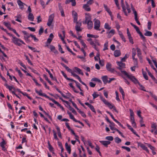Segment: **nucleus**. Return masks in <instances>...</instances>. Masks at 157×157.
I'll use <instances>...</instances> for the list:
<instances>
[{
    "instance_id": "nucleus-1",
    "label": "nucleus",
    "mask_w": 157,
    "mask_h": 157,
    "mask_svg": "<svg viewBox=\"0 0 157 157\" xmlns=\"http://www.w3.org/2000/svg\"><path fill=\"white\" fill-rule=\"evenodd\" d=\"M88 16L85 17V21L83 22V24H87L88 28L89 29H91L93 27V22L91 20V16L90 14H88Z\"/></svg>"
},
{
    "instance_id": "nucleus-2",
    "label": "nucleus",
    "mask_w": 157,
    "mask_h": 157,
    "mask_svg": "<svg viewBox=\"0 0 157 157\" xmlns=\"http://www.w3.org/2000/svg\"><path fill=\"white\" fill-rule=\"evenodd\" d=\"M124 73V74L127 76V77L130 79L132 82L135 84L138 83V82L137 79L133 76L132 75H129L126 71H123L122 72Z\"/></svg>"
},
{
    "instance_id": "nucleus-3",
    "label": "nucleus",
    "mask_w": 157,
    "mask_h": 157,
    "mask_svg": "<svg viewBox=\"0 0 157 157\" xmlns=\"http://www.w3.org/2000/svg\"><path fill=\"white\" fill-rule=\"evenodd\" d=\"M117 63L119 67H117V68L119 70L121 71V73L124 74V73L122 72L124 71H122L123 68L125 67V64L124 63H122L121 62H117Z\"/></svg>"
},
{
    "instance_id": "nucleus-4",
    "label": "nucleus",
    "mask_w": 157,
    "mask_h": 157,
    "mask_svg": "<svg viewBox=\"0 0 157 157\" xmlns=\"http://www.w3.org/2000/svg\"><path fill=\"white\" fill-rule=\"evenodd\" d=\"M94 20L95 21L94 23V29L96 30H100L99 29L100 25V21L96 19H95Z\"/></svg>"
},
{
    "instance_id": "nucleus-5",
    "label": "nucleus",
    "mask_w": 157,
    "mask_h": 157,
    "mask_svg": "<svg viewBox=\"0 0 157 157\" xmlns=\"http://www.w3.org/2000/svg\"><path fill=\"white\" fill-rule=\"evenodd\" d=\"M54 17V14H52L49 16L48 19V21L47 23V25L50 26L52 24L53 20Z\"/></svg>"
},
{
    "instance_id": "nucleus-6",
    "label": "nucleus",
    "mask_w": 157,
    "mask_h": 157,
    "mask_svg": "<svg viewBox=\"0 0 157 157\" xmlns=\"http://www.w3.org/2000/svg\"><path fill=\"white\" fill-rule=\"evenodd\" d=\"M112 65L110 63H107L106 65V67L108 71L111 73H114V72H117L113 68H111Z\"/></svg>"
},
{
    "instance_id": "nucleus-7",
    "label": "nucleus",
    "mask_w": 157,
    "mask_h": 157,
    "mask_svg": "<svg viewBox=\"0 0 157 157\" xmlns=\"http://www.w3.org/2000/svg\"><path fill=\"white\" fill-rule=\"evenodd\" d=\"M82 25L81 22H77L75 26L76 30L78 32H81L82 31V29L81 27Z\"/></svg>"
},
{
    "instance_id": "nucleus-8",
    "label": "nucleus",
    "mask_w": 157,
    "mask_h": 157,
    "mask_svg": "<svg viewBox=\"0 0 157 157\" xmlns=\"http://www.w3.org/2000/svg\"><path fill=\"white\" fill-rule=\"evenodd\" d=\"M137 32L140 35L141 38L144 41L146 40L145 37L143 36L141 32L140 31L138 27L136 26L134 28Z\"/></svg>"
},
{
    "instance_id": "nucleus-9",
    "label": "nucleus",
    "mask_w": 157,
    "mask_h": 157,
    "mask_svg": "<svg viewBox=\"0 0 157 157\" xmlns=\"http://www.w3.org/2000/svg\"><path fill=\"white\" fill-rule=\"evenodd\" d=\"M17 3L20 6V8L22 10H23L24 8V5L26 6V5L25 4L22 2L21 0H17Z\"/></svg>"
},
{
    "instance_id": "nucleus-10",
    "label": "nucleus",
    "mask_w": 157,
    "mask_h": 157,
    "mask_svg": "<svg viewBox=\"0 0 157 157\" xmlns=\"http://www.w3.org/2000/svg\"><path fill=\"white\" fill-rule=\"evenodd\" d=\"M136 51L135 48H133L132 49V58L133 60H135L136 64H137V59H135V56L136 55Z\"/></svg>"
},
{
    "instance_id": "nucleus-11",
    "label": "nucleus",
    "mask_w": 157,
    "mask_h": 157,
    "mask_svg": "<svg viewBox=\"0 0 157 157\" xmlns=\"http://www.w3.org/2000/svg\"><path fill=\"white\" fill-rule=\"evenodd\" d=\"M70 2H71V5L72 6H75L76 5L75 0H66L65 2L66 4H68Z\"/></svg>"
},
{
    "instance_id": "nucleus-12",
    "label": "nucleus",
    "mask_w": 157,
    "mask_h": 157,
    "mask_svg": "<svg viewBox=\"0 0 157 157\" xmlns=\"http://www.w3.org/2000/svg\"><path fill=\"white\" fill-rule=\"evenodd\" d=\"M138 145L143 150L146 151L148 153L149 152V150L147 147L143 144L140 143H138Z\"/></svg>"
},
{
    "instance_id": "nucleus-13",
    "label": "nucleus",
    "mask_w": 157,
    "mask_h": 157,
    "mask_svg": "<svg viewBox=\"0 0 157 157\" xmlns=\"http://www.w3.org/2000/svg\"><path fill=\"white\" fill-rule=\"evenodd\" d=\"M100 142L106 147H107V145L110 144L111 143L110 141H100Z\"/></svg>"
},
{
    "instance_id": "nucleus-14",
    "label": "nucleus",
    "mask_w": 157,
    "mask_h": 157,
    "mask_svg": "<svg viewBox=\"0 0 157 157\" xmlns=\"http://www.w3.org/2000/svg\"><path fill=\"white\" fill-rule=\"evenodd\" d=\"M13 42L15 44L17 45L18 46H21V44L19 42H20V39L15 38V40H12Z\"/></svg>"
},
{
    "instance_id": "nucleus-15",
    "label": "nucleus",
    "mask_w": 157,
    "mask_h": 157,
    "mask_svg": "<svg viewBox=\"0 0 157 157\" xmlns=\"http://www.w3.org/2000/svg\"><path fill=\"white\" fill-rule=\"evenodd\" d=\"M121 54V51L119 50H116L114 52V55L115 57H117L120 56Z\"/></svg>"
},
{
    "instance_id": "nucleus-16",
    "label": "nucleus",
    "mask_w": 157,
    "mask_h": 157,
    "mask_svg": "<svg viewBox=\"0 0 157 157\" xmlns=\"http://www.w3.org/2000/svg\"><path fill=\"white\" fill-rule=\"evenodd\" d=\"M65 146L66 150L68 151L69 154H71V150L70 146H68L67 143H66L65 144Z\"/></svg>"
},
{
    "instance_id": "nucleus-17",
    "label": "nucleus",
    "mask_w": 157,
    "mask_h": 157,
    "mask_svg": "<svg viewBox=\"0 0 157 157\" xmlns=\"http://www.w3.org/2000/svg\"><path fill=\"white\" fill-rule=\"evenodd\" d=\"M35 91L36 93L38 94L40 96H43L44 97H46L47 96V95L46 94H45L44 93H42V91L41 90H40L39 91H38V90H35Z\"/></svg>"
},
{
    "instance_id": "nucleus-18",
    "label": "nucleus",
    "mask_w": 157,
    "mask_h": 157,
    "mask_svg": "<svg viewBox=\"0 0 157 157\" xmlns=\"http://www.w3.org/2000/svg\"><path fill=\"white\" fill-rule=\"evenodd\" d=\"M83 8L87 11H90V8L89 5L84 4L83 6Z\"/></svg>"
},
{
    "instance_id": "nucleus-19",
    "label": "nucleus",
    "mask_w": 157,
    "mask_h": 157,
    "mask_svg": "<svg viewBox=\"0 0 157 157\" xmlns=\"http://www.w3.org/2000/svg\"><path fill=\"white\" fill-rule=\"evenodd\" d=\"M104 8L107 11V12L110 15V16L111 17L112 16V13L111 11L110 10V9L109 8H108L107 7V6L105 5H104Z\"/></svg>"
},
{
    "instance_id": "nucleus-20",
    "label": "nucleus",
    "mask_w": 157,
    "mask_h": 157,
    "mask_svg": "<svg viewBox=\"0 0 157 157\" xmlns=\"http://www.w3.org/2000/svg\"><path fill=\"white\" fill-rule=\"evenodd\" d=\"M108 77L107 76H103L102 77V79L105 84H106L108 82Z\"/></svg>"
},
{
    "instance_id": "nucleus-21",
    "label": "nucleus",
    "mask_w": 157,
    "mask_h": 157,
    "mask_svg": "<svg viewBox=\"0 0 157 157\" xmlns=\"http://www.w3.org/2000/svg\"><path fill=\"white\" fill-rule=\"evenodd\" d=\"M68 108L69 109V110L72 111V112L75 114L76 115L77 114V113L76 111L70 105V104L68 105Z\"/></svg>"
},
{
    "instance_id": "nucleus-22",
    "label": "nucleus",
    "mask_w": 157,
    "mask_h": 157,
    "mask_svg": "<svg viewBox=\"0 0 157 157\" xmlns=\"http://www.w3.org/2000/svg\"><path fill=\"white\" fill-rule=\"evenodd\" d=\"M22 32L25 35V36H24L25 39H27L28 38H29L30 36H30V34L29 35V33H27L26 31H22Z\"/></svg>"
},
{
    "instance_id": "nucleus-23",
    "label": "nucleus",
    "mask_w": 157,
    "mask_h": 157,
    "mask_svg": "<svg viewBox=\"0 0 157 157\" xmlns=\"http://www.w3.org/2000/svg\"><path fill=\"white\" fill-rule=\"evenodd\" d=\"M28 17V19L29 20L32 21H33L34 17L32 13H29Z\"/></svg>"
},
{
    "instance_id": "nucleus-24",
    "label": "nucleus",
    "mask_w": 157,
    "mask_h": 157,
    "mask_svg": "<svg viewBox=\"0 0 157 157\" xmlns=\"http://www.w3.org/2000/svg\"><path fill=\"white\" fill-rule=\"evenodd\" d=\"M75 69L79 74H81L82 75H83V73L82 72L81 70L80 69L76 67H75Z\"/></svg>"
},
{
    "instance_id": "nucleus-25",
    "label": "nucleus",
    "mask_w": 157,
    "mask_h": 157,
    "mask_svg": "<svg viewBox=\"0 0 157 157\" xmlns=\"http://www.w3.org/2000/svg\"><path fill=\"white\" fill-rule=\"evenodd\" d=\"M15 18H16V21H17L19 22H21V21L19 19H21V14H19L17 16L15 17Z\"/></svg>"
},
{
    "instance_id": "nucleus-26",
    "label": "nucleus",
    "mask_w": 157,
    "mask_h": 157,
    "mask_svg": "<svg viewBox=\"0 0 157 157\" xmlns=\"http://www.w3.org/2000/svg\"><path fill=\"white\" fill-rule=\"evenodd\" d=\"M71 75L74 77H76V78L78 79L79 81L81 79L80 77L78 75L75 74L74 72H73L72 71L71 73Z\"/></svg>"
},
{
    "instance_id": "nucleus-27",
    "label": "nucleus",
    "mask_w": 157,
    "mask_h": 157,
    "mask_svg": "<svg viewBox=\"0 0 157 157\" xmlns=\"http://www.w3.org/2000/svg\"><path fill=\"white\" fill-rule=\"evenodd\" d=\"M90 45H92L94 47V48H95V49L97 51H99L98 49V48L96 47V45L94 41L90 42Z\"/></svg>"
},
{
    "instance_id": "nucleus-28",
    "label": "nucleus",
    "mask_w": 157,
    "mask_h": 157,
    "mask_svg": "<svg viewBox=\"0 0 157 157\" xmlns=\"http://www.w3.org/2000/svg\"><path fill=\"white\" fill-rule=\"evenodd\" d=\"M144 35L147 36H151L152 35V33L150 31L147 30H146V33H144Z\"/></svg>"
},
{
    "instance_id": "nucleus-29",
    "label": "nucleus",
    "mask_w": 157,
    "mask_h": 157,
    "mask_svg": "<svg viewBox=\"0 0 157 157\" xmlns=\"http://www.w3.org/2000/svg\"><path fill=\"white\" fill-rule=\"evenodd\" d=\"M56 89L59 93L62 95V96L63 97H64L65 98H69L68 97H67L61 91H60L58 88H56Z\"/></svg>"
},
{
    "instance_id": "nucleus-30",
    "label": "nucleus",
    "mask_w": 157,
    "mask_h": 157,
    "mask_svg": "<svg viewBox=\"0 0 157 157\" xmlns=\"http://www.w3.org/2000/svg\"><path fill=\"white\" fill-rule=\"evenodd\" d=\"M115 142L119 144L121 142V140L118 137H116L114 138Z\"/></svg>"
},
{
    "instance_id": "nucleus-31",
    "label": "nucleus",
    "mask_w": 157,
    "mask_h": 157,
    "mask_svg": "<svg viewBox=\"0 0 157 157\" xmlns=\"http://www.w3.org/2000/svg\"><path fill=\"white\" fill-rule=\"evenodd\" d=\"M100 98L101 100L102 101L103 103L106 105H107L109 103V102L106 101L104 98H103L101 96Z\"/></svg>"
},
{
    "instance_id": "nucleus-32",
    "label": "nucleus",
    "mask_w": 157,
    "mask_h": 157,
    "mask_svg": "<svg viewBox=\"0 0 157 157\" xmlns=\"http://www.w3.org/2000/svg\"><path fill=\"white\" fill-rule=\"evenodd\" d=\"M3 24L5 25L6 26L9 30L10 28H11V27H10L11 25L10 23L6 22H4Z\"/></svg>"
},
{
    "instance_id": "nucleus-33",
    "label": "nucleus",
    "mask_w": 157,
    "mask_h": 157,
    "mask_svg": "<svg viewBox=\"0 0 157 157\" xmlns=\"http://www.w3.org/2000/svg\"><path fill=\"white\" fill-rule=\"evenodd\" d=\"M147 73L151 77V78L154 81H156V78L154 77L153 75L151 74V73L149 71H147Z\"/></svg>"
},
{
    "instance_id": "nucleus-34",
    "label": "nucleus",
    "mask_w": 157,
    "mask_h": 157,
    "mask_svg": "<svg viewBox=\"0 0 157 157\" xmlns=\"http://www.w3.org/2000/svg\"><path fill=\"white\" fill-rule=\"evenodd\" d=\"M5 86H6V87L8 88L10 91H11L12 89H13V86H10L7 84L6 82V83L5 84Z\"/></svg>"
},
{
    "instance_id": "nucleus-35",
    "label": "nucleus",
    "mask_w": 157,
    "mask_h": 157,
    "mask_svg": "<svg viewBox=\"0 0 157 157\" xmlns=\"http://www.w3.org/2000/svg\"><path fill=\"white\" fill-rule=\"evenodd\" d=\"M48 148L49 150L50 151L52 152V151H53V147L52 146V145H51L49 141H48Z\"/></svg>"
},
{
    "instance_id": "nucleus-36",
    "label": "nucleus",
    "mask_w": 157,
    "mask_h": 157,
    "mask_svg": "<svg viewBox=\"0 0 157 157\" xmlns=\"http://www.w3.org/2000/svg\"><path fill=\"white\" fill-rule=\"evenodd\" d=\"M2 140V141L0 144V146L2 148H5V147L4 145L6 144V143L5 141L3 139Z\"/></svg>"
},
{
    "instance_id": "nucleus-37",
    "label": "nucleus",
    "mask_w": 157,
    "mask_h": 157,
    "mask_svg": "<svg viewBox=\"0 0 157 157\" xmlns=\"http://www.w3.org/2000/svg\"><path fill=\"white\" fill-rule=\"evenodd\" d=\"M121 6H122V8L123 9V11L124 12L125 15H126V16H127V14L126 12V11L125 7L124 6V4H122Z\"/></svg>"
},
{
    "instance_id": "nucleus-38",
    "label": "nucleus",
    "mask_w": 157,
    "mask_h": 157,
    "mask_svg": "<svg viewBox=\"0 0 157 157\" xmlns=\"http://www.w3.org/2000/svg\"><path fill=\"white\" fill-rule=\"evenodd\" d=\"M87 36L88 37H91L92 38H98V36H97V35H94L92 34H87Z\"/></svg>"
},
{
    "instance_id": "nucleus-39",
    "label": "nucleus",
    "mask_w": 157,
    "mask_h": 157,
    "mask_svg": "<svg viewBox=\"0 0 157 157\" xmlns=\"http://www.w3.org/2000/svg\"><path fill=\"white\" fill-rule=\"evenodd\" d=\"M44 29L42 26H41L39 31V34L41 35L44 32Z\"/></svg>"
},
{
    "instance_id": "nucleus-40",
    "label": "nucleus",
    "mask_w": 157,
    "mask_h": 157,
    "mask_svg": "<svg viewBox=\"0 0 157 157\" xmlns=\"http://www.w3.org/2000/svg\"><path fill=\"white\" fill-rule=\"evenodd\" d=\"M121 148L123 149H125L128 152H130L131 151L130 148L128 147L122 146L121 147Z\"/></svg>"
},
{
    "instance_id": "nucleus-41",
    "label": "nucleus",
    "mask_w": 157,
    "mask_h": 157,
    "mask_svg": "<svg viewBox=\"0 0 157 157\" xmlns=\"http://www.w3.org/2000/svg\"><path fill=\"white\" fill-rule=\"evenodd\" d=\"M128 38L129 39V41L130 43H131L132 44H133L134 43L133 41V40L132 38V37L131 36V35H130L128 36Z\"/></svg>"
},
{
    "instance_id": "nucleus-42",
    "label": "nucleus",
    "mask_w": 157,
    "mask_h": 157,
    "mask_svg": "<svg viewBox=\"0 0 157 157\" xmlns=\"http://www.w3.org/2000/svg\"><path fill=\"white\" fill-rule=\"evenodd\" d=\"M105 139L109 141H112L113 140V138L112 136H108L105 137Z\"/></svg>"
},
{
    "instance_id": "nucleus-43",
    "label": "nucleus",
    "mask_w": 157,
    "mask_h": 157,
    "mask_svg": "<svg viewBox=\"0 0 157 157\" xmlns=\"http://www.w3.org/2000/svg\"><path fill=\"white\" fill-rule=\"evenodd\" d=\"M104 48L103 49V50L105 51L106 50H107L108 49V42H106L105 44H104Z\"/></svg>"
},
{
    "instance_id": "nucleus-44",
    "label": "nucleus",
    "mask_w": 157,
    "mask_h": 157,
    "mask_svg": "<svg viewBox=\"0 0 157 157\" xmlns=\"http://www.w3.org/2000/svg\"><path fill=\"white\" fill-rule=\"evenodd\" d=\"M78 110V112L81 114L83 117H86V114L84 113L83 112L80 110L79 109V110Z\"/></svg>"
},
{
    "instance_id": "nucleus-45",
    "label": "nucleus",
    "mask_w": 157,
    "mask_h": 157,
    "mask_svg": "<svg viewBox=\"0 0 157 157\" xmlns=\"http://www.w3.org/2000/svg\"><path fill=\"white\" fill-rule=\"evenodd\" d=\"M104 27H105V29H109V30L111 28V27L109 26L108 24L107 23H105V25H104Z\"/></svg>"
},
{
    "instance_id": "nucleus-46",
    "label": "nucleus",
    "mask_w": 157,
    "mask_h": 157,
    "mask_svg": "<svg viewBox=\"0 0 157 157\" xmlns=\"http://www.w3.org/2000/svg\"><path fill=\"white\" fill-rule=\"evenodd\" d=\"M143 76L145 78V79H146L147 80H148V77L147 76V73L146 72L143 71Z\"/></svg>"
},
{
    "instance_id": "nucleus-47",
    "label": "nucleus",
    "mask_w": 157,
    "mask_h": 157,
    "mask_svg": "<svg viewBox=\"0 0 157 157\" xmlns=\"http://www.w3.org/2000/svg\"><path fill=\"white\" fill-rule=\"evenodd\" d=\"M45 70L46 71H47L48 73L50 75V77L51 78H53V76L50 71L47 68H45Z\"/></svg>"
},
{
    "instance_id": "nucleus-48",
    "label": "nucleus",
    "mask_w": 157,
    "mask_h": 157,
    "mask_svg": "<svg viewBox=\"0 0 157 157\" xmlns=\"http://www.w3.org/2000/svg\"><path fill=\"white\" fill-rule=\"evenodd\" d=\"M92 96L93 97V99H94L99 96V95L98 94H97L96 92H94V93L92 94Z\"/></svg>"
},
{
    "instance_id": "nucleus-49",
    "label": "nucleus",
    "mask_w": 157,
    "mask_h": 157,
    "mask_svg": "<svg viewBox=\"0 0 157 157\" xmlns=\"http://www.w3.org/2000/svg\"><path fill=\"white\" fill-rule=\"evenodd\" d=\"M30 36L32 38H33L34 40L35 41H38V40L36 38L35 35H34L32 34H30Z\"/></svg>"
},
{
    "instance_id": "nucleus-50",
    "label": "nucleus",
    "mask_w": 157,
    "mask_h": 157,
    "mask_svg": "<svg viewBox=\"0 0 157 157\" xmlns=\"http://www.w3.org/2000/svg\"><path fill=\"white\" fill-rule=\"evenodd\" d=\"M94 2L93 0H89L87 1V3L86 4L89 6L90 5H91Z\"/></svg>"
},
{
    "instance_id": "nucleus-51",
    "label": "nucleus",
    "mask_w": 157,
    "mask_h": 157,
    "mask_svg": "<svg viewBox=\"0 0 157 157\" xmlns=\"http://www.w3.org/2000/svg\"><path fill=\"white\" fill-rule=\"evenodd\" d=\"M136 50H137V55L138 56V57H139V56L141 55V50L138 47L136 48Z\"/></svg>"
},
{
    "instance_id": "nucleus-52",
    "label": "nucleus",
    "mask_w": 157,
    "mask_h": 157,
    "mask_svg": "<svg viewBox=\"0 0 157 157\" xmlns=\"http://www.w3.org/2000/svg\"><path fill=\"white\" fill-rule=\"evenodd\" d=\"M28 47L29 49H31L34 52H40L39 51H36V50H35V48H33V47H30V46H28Z\"/></svg>"
},
{
    "instance_id": "nucleus-53",
    "label": "nucleus",
    "mask_w": 157,
    "mask_h": 157,
    "mask_svg": "<svg viewBox=\"0 0 157 157\" xmlns=\"http://www.w3.org/2000/svg\"><path fill=\"white\" fill-rule=\"evenodd\" d=\"M53 134H54V138L57 140H58L59 139L57 137L56 132L54 130H53Z\"/></svg>"
},
{
    "instance_id": "nucleus-54",
    "label": "nucleus",
    "mask_w": 157,
    "mask_h": 157,
    "mask_svg": "<svg viewBox=\"0 0 157 157\" xmlns=\"http://www.w3.org/2000/svg\"><path fill=\"white\" fill-rule=\"evenodd\" d=\"M119 90L122 96H124V93L123 89H122L121 87L120 86L119 87Z\"/></svg>"
},
{
    "instance_id": "nucleus-55",
    "label": "nucleus",
    "mask_w": 157,
    "mask_h": 157,
    "mask_svg": "<svg viewBox=\"0 0 157 157\" xmlns=\"http://www.w3.org/2000/svg\"><path fill=\"white\" fill-rule=\"evenodd\" d=\"M107 105L110 109H113V107L114 106L113 105H112L109 102V103Z\"/></svg>"
},
{
    "instance_id": "nucleus-56",
    "label": "nucleus",
    "mask_w": 157,
    "mask_h": 157,
    "mask_svg": "<svg viewBox=\"0 0 157 157\" xmlns=\"http://www.w3.org/2000/svg\"><path fill=\"white\" fill-rule=\"evenodd\" d=\"M64 67H65L67 71L71 73L72 71V70L71 69H70L66 65H65V66Z\"/></svg>"
},
{
    "instance_id": "nucleus-57",
    "label": "nucleus",
    "mask_w": 157,
    "mask_h": 157,
    "mask_svg": "<svg viewBox=\"0 0 157 157\" xmlns=\"http://www.w3.org/2000/svg\"><path fill=\"white\" fill-rule=\"evenodd\" d=\"M89 107L93 112H94L95 113H96V112L95 110V109L94 106L92 105H91L90 106H89Z\"/></svg>"
},
{
    "instance_id": "nucleus-58",
    "label": "nucleus",
    "mask_w": 157,
    "mask_h": 157,
    "mask_svg": "<svg viewBox=\"0 0 157 157\" xmlns=\"http://www.w3.org/2000/svg\"><path fill=\"white\" fill-rule=\"evenodd\" d=\"M80 42L82 45L83 46L84 48H86L87 47V46L86 45V44L85 43L84 41L82 40H81Z\"/></svg>"
},
{
    "instance_id": "nucleus-59",
    "label": "nucleus",
    "mask_w": 157,
    "mask_h": 157,
    "mask_svg": "<svg viewBox=\"0 0 157 157\" xmlns=\"http://www.w3.org/2000/svg\"><path fill=\"white\" fill-rule=\"evenodd\" d=\"M92 80L95 81H98L99 82L101 83V81L100 80L96 78H93L92 79Z\"/></svg>"
},
{
    "instance_id": "nucleus-60",
    "label": "nucleus",
    "mask_w": 157,
    "mask_h": 157,
    "mask_svg": "<svg viewBox=\"0 0 157 157\" xmlns=\"http://www.w3.org/2000/svg\"><path fill=\"white\" fill-rule=\"evenodd\" d=\"M26 59L27 60L28 62L30 63L31 65H33V63H32L31 61L29 59V58L27 56L25 55Z\"/></svg>"
},
{
    "instance_id": "nucleus-61",
    "label": "nucleus",
    "mask_w": 157,
    "mask_h": 157,
    "mask_svg": "<svg viewBox=\"0 0 157 157\" xmlns=\"http://www.w3.org/2000/svg\"><path fill=\"white\" fill-rule=\"evenodd\" d=\"M140 123L141 127L145 126V125L144 124H142L144 123V121H143V118H142V119H140Z\"/></svg>"
},
{
    "instance_id": "nucleus-62",
    "label": "nucleus",
    "mask_w": 157,
    "mask_h": 157,
    "mask_svg": "<svg viewBox=\"0 0 157 157\" xmlns=\"http://www.w3.org/2000/svg\"><path fill=\"white\" fill-rule=\"evenodd\" d=\"M59 48V51L61 53H64V52L63 51L62 48L61 47V46L60 45H58Z\"/></svg>"
},
{
    "instance_id": "nucleus-63",
    "label": "nucleus",
    "mask_w": 157,
    "mask_h": 157,
    "mask_svg": "<svg viewBox=\"0 0 157 157\" xmlns=\"http://www.w3.org/2000/svg\"><path fill=\"white\" fill-rule=\"evenodd\" d=\"M70 118L71 119L73 120V121H74L75 122L77 121V120L74 118V116L72 114H71V115H70V116H69Z\"/></svg>"
},
{
    "instance_id": "nucleus-64",
    "label": "nucleus",
    "mask_w": 157,
    "mask_h": 157,
    "mask_svg": "<svg viewBox=\"0 0 157 157\" xmlns=\"http://www.w3.org/2000/svg\"><path fill=\"white\" fill-rule=\"evenodd\" d=\"M27 28L30 30L32 32H35L36 30L34 28L31 27H28Z\"/></svg>"
}]
</instances>
